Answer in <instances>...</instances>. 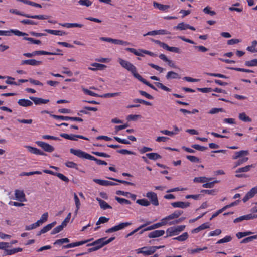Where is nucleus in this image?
Segmentation results:
<instances>
[{
    "mask_svg": "<svg viewBox=\"0 0 257 257\" xmlns=\"http://www.w3.org/2000/svg\"><path fill=\"white\" fill-rule=\"evenodd\" d=\"M45 31L53 35H57V36H62L66 34L65 32L60 30H51V29H45Z\"/></svg>",
    "mask_w": 257,
    "mask_h": 257,
    "instance_id": "obj_28",
    "label": "nucleus"
},
{
    "mask_svg": "<svg viewBox=\"0 0 257 257\" xmlns=\"http://www.w3.org/2000/svg\"><path fill=\"white\" fill-rule=\"evenodd\" d=\"M42 63L41 61H38L35 59H29L23 60L21 62V65H29L31 66H39Z\"/></svg>",
    "mask_w": 257,
    "mask_h": 257,
    "instance_id": "obj_16",
    "label": "nucleus"
},
{
    "mask_svg": "<svg viewBox=\"0 0 257 257\" xmlns=\"http://www.w3.org/2000/svg\"><path fill=\"white\" fill-rule=\"evenodd\" d=\"M146 196L150 199L152 204L155 206L159 205V201L156 193L153 192H148Z\"/></svg>",
    "mask_w": 257,
    "mask_h": 257,
    "instance_id": "obj_12",
    "label": "nucleus"
},
{
    "mask_svg": "<svg viewBox=\"0 0 257 257\" xmlns=\"http://www.w3.org/2000/svg\"><path fill=\"white\" fill-rule=\"evenodd\" d=\"M255 218H257V214H248L236 218L234 220L233 222L236 223L239 222H241L243 220H249Z\"/></svg>",
    "mask_w": 257,
    "mask_h": 257,
    "instance_id": "obj_9",
    "label": "nucleus"
},
{
    "mask_svg": "<svg viewBox=\"0 0 257 257\" xmlns=\"http://www.w3.org/2000/svg\"><path fill=\"white\" fill-rule=\"evenodd\" d=\"M248 151L246 150H241L238 152H235V155L232 157V159L233 160H236L239 158H241L239 159L236 163L235 166H238L243 164V163L246 162L248 158L247 157H243L244 156H247L248 155Z\"/></svg>",
    "mask_w": 257,
    "mask_h": 257,
    "instance_id": "obj_3",
    "label": "nucleus"
},
{
    "mask_svg": "<svg viewBox=\"0 0 257 257\" xmlns=\"http://www.w3.org/2000/svg\"><path fill=\"white\" fill-rule=\"evenodd\" d=\"M117 61L123 68L131 72L136 79H138V77L140 76V75L137 73L136 67L131 63L120 58H119Z\"/></svg>",
    "mask_w": 257,
    "mask_h": 257,
    "instance_id": "obj_2",
    "label": "nucleus"
},
{
    "mask_svg": "<svg viewBox=\"0 0 257 257\" xmlns=\"http://www.w3.org/2000/svg\"><path fill=\"white\" fill-rule=\"evenodd\" d=\"M93 181L97 184H98L100 185L104 186H115V185H117V183H116L114 182H112V181L98 179H94Z\"/></svg>",
    "mask_w": 257,
    "mask_h": 257,
    "instance_id": "obj_15",
    "label": "nucleus"
},
{
    "mask_svg": "<svg viewBox=\"0 0 257 257\" xmlns=\"http://www.w3.org/2000/svg\"><path fill=\"white\" fill-rule=\"evenodd\" d=\"M133 102L135 103H142V104H145L146 105H149V106L152 105V103H150V102L146 101L143 99H138V98L134 99Z\"/></svg>",
    "mask_w": 257,
    "mask_h": 257,
    "instance_id": "obj_60",
    "label": "nucleus"
},
{
    "mask_svg": "<svg viewBox=\"0 0 257 257\" xmlns=\"http://www.w3.org/2000/svg\"><path fill=\"white\" fill-rule=\"evenodd\" d=\"M188 238V234L187 232H184L181 235L175 237L173 239L178 240L179 241H184L186 240Z\"/></svg>",
    "mask_w": 257,
    "mask_h": 257,
    "instance_id": "obj_38",
    "label": "nucleus"
},
{
    "mask_svg": "<svg viewBox=\"0 0 257 257\" xmlns=\"http://www.w3.org/2000/svg\"><path fill=\"white\" fill-rule=\"evenodd\" d=\"M65 227V226L64 225H63V224L61 223L60 225H59L55 227V228H54L53 230L51 231V234L52 235L57 234L61 231Z\"/></svg>",
    "mask_w": 257,
    "mask_h": 257,
    "instance_id": "obj_42",
    "label": "nucleus"
},
{
    "mask_svg": "<svg viewBox=\"0 0 257 257\" xmlns=\"http://www.w3.org/2000/svg\"><path fill=\"white\" fill-rule=\"evenodd\" d=\"M96 200L98 202L101 208L103 210H106L112 208L111 206H110L106 202L99 198H96Z\"/></svg>",
    "mask_w": 257,
    "mask_h": 257,
    "instance_id": "obj_25",
    "label": "nucleus"
},
{
    "mask_svg": "<svg viewBox=\"0 0 257 257\" xmlns=\"http://www.w3.org/2000/svg\"><path fill=\"white\" fill-rule=\"evenodd\" d=\"M245 65L249 67L257 66V59L245 61Z\"/></svg>",
    "mask_w": 257,
    "mask_h": 257,
    "instance_id": "obj_53",
    "label": "nucleus"
},
{
    "mask_svg": "<svg viewBox=\"0 0 257 257\" xmlns=\"http://www.w3.org/2000/svg\"><path fill=\"white\" fill-rule=\"evenodd\" d=\"M257 239V235H255L246 237V238L242 239L240 243H247L248 242L252 241L254 239Z\"/></svg>",
    "mask_w": 257,
    "mask_h": 257,
    "instance_id": "obj_51",
    "label": "nucleus"
},
{
    "mask_svg": "<svg viewBox=\"0 0 257 257\" xmlns=\"http://www.w3.org/2000/svg\"><path fill=\"white\" fill-rule=\"evenodd\" d=\"M166 79L168 80L171 79H179L180 78L179 75L173 71H169L166 76Z\"/></svg>",
    "mask_w": 257,
    "mask_h": 257,
    "instance_id": "obj_29",
    "label": "nucleus"
},
{
    "mask_svg": "<svg viewBox=\"0 0 257 257\" xmlns=\"http://www.w3.org/2000/svg\"><path fill=\"white\" fill-rule=\"evenodd\" d=\"M183 211L181 210H176L170 215L163 218V220L166 222V224H168L169 220L178 218L182 214Z\"/></svg>",
    "mask_w": 257,
    "mask_h": 257,
    "instance_id": "obj_11",
    "label": "nucleus"
},
{
    "mask_svg": "<svg viewBox=\"0 0 257 257\" xmlns=\"http://www.w3.org/2000/svg\"><path fill=\"white\" fill-rule=\"evenodd\" d=\"M153 6L163 11H167L168 9L170 8L169 5L161 4L156 2H153Z\"/></svg>",
    "mask_w": 257,
    "mask_h": 257,
    "instance_id": "obj_24",
    "label": "nucleus"
},
{
    "mask_svg": "<svg viewBox=\"0 0 257 257\" xmlns=\"http://www.w3.org/2000/svg\"><path fill=\"white\" fill-rule=\"evenodd\" d=\"M232 238L230 236H226L223 238L219 240L216 243L221 244L224 243L228 242L231 241Z\"/></svg>",
    "mask_w": 257,
    "mask_h": 257,
    "instance_id": "obj_45",
    "label": "nucleus"
},
{
    "mask_svg": "<svg viewBox=\"0 0 257 257\" xmlns=\"http://www.w3.org/2000/svg\"><path fill=\"white\" fill-rule=\"evenodd\" d=\"M146 156L150 160H156L161 158V156L156 153H150L146 154Z\"/></svg>",
    "mask_w": 257,
    "mask_h": 257,
    "instance_id": "obj_34",
    "label": "nucleus"
},
{
    "mask_svg": "<svg viewBox=\"0 0 257 257\" xmlns=\"http://www.w3.org/2000/svg\"><path fill=\"white\" fill-rule=\"evenodd\" d=\"M29 98L32 100L35 104L36 105H41L42 104H46L49 102V99H44L41 98H38L33 96H30Z\"/></svg>",
    "mask_w": 257,
    "mask_h": 257,
    "instance_id": "obj_17",
    "label": "nucleus"
},
{
    "mask_svg": "<svg viewBox=\"0 0 257 257\" xmlns=\"http://www.w3.org/2000/svg\"><path fill=\"white\" fill-rule=\"evenodd\" d=\"M24 39L29 41L30 42V43H31V44L39 45L41 43V42L40 40H35V39H34L32 38H30V37H26L24 38Z\"/></svg>",
    "mask_w": 257,
    "mask_h": 257,
    "instance_id": "obj_55",
    "label": "nucleus"
},
{
    "mask_svg": "<svg viewBox=\"0 0 257 257\" xmlns=\"http://www.w3.org/2000/svg\"><path fill=\"white\" fill-rule=\"evenodd\" d=\"M218 182H219L218 181L215 180V181H214L211 182L206 183L205 184H203L202 186L204 188H211L213 187L215 183H218Z\"/></svg>",
    "mask_w": 257,
    "mask_h": 257,
    "instance_id": "obj_61",
    "label": "nucleus"
},
{
    "mask_svg": "<svg viewBox=\"0 0 257 257\" xmlns=\"http://www.w3.org/2000/svg\"><path fill=\"white\" fill-rule=\"evenodd\" d=\"M115 199L116 200H117V201L118 203H119L121 204H131V202L130 200H127L124 198H120V197L116 196L115 197Z\"/></svg>",
    "mask_w": 257,
    "mask_h": 257,
    "instance_id": "obj_49",
    "label": "nucleus"
},
{
    "mask_svg": "<svg viewBox=\"0 0 257 257\" xmlns=\"http://www.w3.org/2000/svg\"><path fill=\"white\" fill-rule=\"evenodd\" d=\"M256 194H257V186L252 188L246 193L242 199L243 201L244 202H247L249 199L254 197Z\"/></svg>",
    "mask_w": 257,
    "mask_h": 257,
    "instance_id": "obj_14",
    "label": "nucleus"
},
{
    "mask_svg": "<svg viewBox=\"0 0 257 257\" xmlns=\"http://www.w3.org/2000/svg\"><path fill=\"white\" fill-rule=\"evenodd\" d=\"M165 233V231L163 230H157L150 232L148 234L150 238H154L163 236Z\"/></svg>",
    "mask_w": 257,
    "mask_h": 257,
    "instance_id": "obj_20",
    "label": "nucleus"
},
{
    "mask_svg": "<svg viewBox=\"0 0 257 257\" xmlns=\"http://www.w3.org/2000/svg\"><path fill=\"white\" fill-rule=\"evenodd\" d=\"M21 22L22 24H28V25H38V22H36V21H33L31 20H29V19L23 20L22 21H21Z\"/></svg>",
    "mask_w": 257,
    "mask_h": 257,
    "instance_id": "obj_59",
    "label": "nucleus"
},
{
    "mask_svg": "<svg viewBox=\"0 0 257 257\" xmlns=\"http://www.w3.org/2000/svg\"><path fill=\"white\" fill-rule=\"evenodd\" d=\"M78 3L81 6H85L87 7L90 6L92 4L90 0H79Z\"/></svg>",
    "mask_w": 257,
    "mask_h": 257,
    "instance_id": "obj_54",
    "label": "nucleus"
},
{
    "mask_svg": "<svg viewBox=\"0 0 257 257\" xmlns=\"http://www.w3.org/2000/svg\"><path fill=\"white\" fill-rule=\"evenodd\" d=\"M18 104L23 107L31 106L33 105L32 101L28 99H20L18 102Z\"/></svg>",
    "mask_w": 257,
    "mask_h": 257,
    "instance_id": "obj_27",
    "label": "nucleus"
},
{
    "mask_svg": "<svg viewBox=\"0 0 257 257\" xmlns=\"http://www.w3.org/2000/svg\"><path fill=\"white\" fill-rule=\"evenodd\" d=\"M211 180V178H207L206 177H199L194 178L193 181L195 183H205Z\"/></svg>",
    "mask_w": 257,
    "mask_h": 257,
    "instance_id": "obj_30",
    "label": "nucleus"
},
{
    "mask_svg": "<svg viewBox=\"0 0 257 257\" xmlns=\"http://www.w3.org/2000/svg\"><path fill=\"white\" fill-rule=\"evenodd\" d=\"M12 33L16 35V30H10V31L0 30V36H11Z\"/></svg>",
    "mask_w": 257,
    "mask_h": 257,
    "instance_id": "obj_41",
    "label": "nucleus"
},
{
    "mask_svg": "<svg viewBox=\"0 0 257 257\" xmlns=\"http://www.w3.org/2000/svg\"><path fill=\"white\" fill-rule=\"evenodd\" d=\"M70 152L73 155L77 156L78 157L82 159H88L90 160H93L96 162L98 165H106L107 163L103 160L98 159L89 154L84 152L80 149H74L71 148L70 149Z\"/></svg>",
    "mask_w": 257,
    "mask_h": 257,
    "instance_id": "obj_1",
    "label": "nucleus"
},
{
    "mask_svg": "<svg viewBox=\"0 0 257 257\" xmlns=\"http://www.w3.org/2000/svg\"><path fill=\"white\" fill-rule=\"evenodd\" d=\"M171 205L174 208H186L190 206L188 202H175L171 203Z\"/></svg>",
    "mask_w": 257,
    "mask_h": 257,
    "instance_id": "obj_18",
    "label": "nucleus"
},
{
    "mask_svg": "<svg viewBox=\"0 0 257 257\" xmlns=\"http://www.w3.org/2000/svg\"><path fill=\"white\" fill-rule=\"evenodd\" d=\"M186 158L192 162H200L199 158L194 156L187 155Z\"/></svg>",
    "mask_w": 257,
    "mask_h": 257,
    "instance_id": "obj_62",
    "label": "nucleus"
},
{
    "mask_svg": "<svg viewBox=\"0 0 257 257\" xmlns=\"http://www.w3.org/2000/svg\"><path fill=\"white\" fill-rule=\"evenodd\" d=\"M66 166L68 168H75L77 169V164L72 161H67L65 163Z\"/></svg>",
    "mask_w": 257,
    "mask_h": 257,
    "instance_id": "obj_63",
    "label": "nucleus"
},
{
    "mask_svg": "<svg viewBox=\"0 0 257 257\" xmlns=\"http://www.w3.org/2000/svg\"><path fill=\"white\" fill-rule=\"evenodd\" d=\"M26 147L28 149V151L31 153L36 155H46V153H44L43 151H41L40 150L36 148H34L29 146H27Z\"/></svg>",
    "mask_w": 257,
    "mask_h": 257,
    "instance_id": "obj_23",
    "label": "nucleus"
},
{
    "mask_svg": "<svg viewBox=\"0 0 257 257\" xmlns=\"http://www.w3.org/2000/svg\"><path fill=\"white\" fill-rule=\"evenodd\" d=\"M207 249V247H204L203 248H197L195 249H188V252L190 254H194L195 253L200 252L201 251L205 250Z\"/></svg>",
    "mask_w": 257,
    "mask_h": 257,
    "instance_id": "obj_47",
    "label": "nucleus"
},
{
    "mask_svg": "<svg viewBox=\"0 0 257 257\" xmlns=\"http://www.w3.org/2000/svg\"><path fill=\"white\" fill-rule=\"evenodd\" d=\"M74 199L75 201V204L76 205V210L75 211V213L76 215L78 210L80 208V201L79 200V199L78 198L77 194L75 193H74Z\"/></svg>",
    "mask_w": 257,
    "mask_h": 257,
    "instance_id": "obj_35",
    "label": "nucleus"
},
{
    "mask_svg": "<svg viewBox=\"0 0 257 257\" xmlns=\"http://www.w3.org/2000/svg\"><path fill=\"white\" fill-rule=\"evenodd\" d=\"M42 172L41 171H33V172H22L20 174V176H30L34 174H41Z\"/></svg>",
    "mask_w": 257,
    "mask_h": 257,
    "instance_id": "obj_57",
    "label": "nucleus"
},
{
    "mask_svg": "<svg viewBox=\"0 0 257 257\" xmlns=\"http://www.w3.org/2000/svg\"><path fill=\"white\" fill-rule=\"evenodd\" d=\"M121 94V92L109 93L104 94L103 95L101 96V97L104 98L113 97L115 96H120Z\"/></svg>",
    "mask_w": 257,
    "mask_h": 257,
    "instance_id": "obj_52",
    "label": "nucleus"
},
{
    "mask_svg": "<svg viewBox=\"0 0 257 257\" xmlns=\"http://www.w3.org/2000/svg\"><path fill=\"white\" fill-rule=\"evenodd\" d=\"M17 1L22 2L25 4H28V5H31V6H34L35 7H38V8L42 7V6L40 4H39L33 2L28 1V0H17Z\"/></svg>",
    "mask_w": 257,
    "mask_h": 257,
    "instance_id": "obj_43",
    "label": "nucleus"
},
{
    "mask_svg": "<svg viewBox=\"0 0 257 257\" xmlns=\"http://www.w3.org/2000/svg\"><path fill=\"white\" fill-rule=\"evenodd\" d=\"M61 25L63 27H66L67 28H73V27L82 28L83 27V24H78V23H66L61 24Z\"/></svg>",
    "mask_w": 257,
    "mask_h": 257,
    "instance_id": "obj_31",
    "label": "nucleus"
},
{
    "mask_svg": "<svg viewBox=\"0 0 257 257\" xmlns=\"http://www.w3.org/2000/svg\"><path fill=\"white\" fill-rule=\"evenodd\" d=\"M224 112V110L223 108H212L208 112V113L210 114H214L218 113L219 112Z\"/></svg>",
    "mask_w": 257,
    "mask_h": 257,
    "instance_id": "obj_56",
    "label": "nucleus"
},
{
    "mask_svg": "<svg viewBox=\"0 0 257 257\" xmlns=\"http://www.w3.org/2000/svg\"><path fill=\"white\" fill-rule=\"evenodd\" d=\"M188 25L189 24L184 23L183 22L180 23L176 26H175L174 29L180 30H186L188 29Z\"/></svg>",
    "mask_w": 257,
    "mask_h": 257,
    "instance_id": "obj_37",
    "label": "nucleus"
},
{
    "mask_svg": "<svg viewBox=\"0 0 257 257\" xmlns=\"http://www.w3.org/2000/svg\"><path fill=\"white\" fill-rule=\"evenodd\" d=\"M166 225V222H165L164 220H163V219H162L161 220V221L160 222H159V223H157L156 224H154L151 226H150L143 230H142L140 232H139V234H142V233H143L145 231H149V230H153V229H155L156 228H158L162 226H164V225Z\"/></svg>",
    "mask_w": 257,
    "mask_h": 257,
    "instance_id": "obj_8",
    "label": "nucleus"
},
{
    "mask_svg": "<svg viewBox=\"0 0 257 257\" xmlns=\"http://www.w3.org/2000/svg\"><path fill=\"white\" fill-rule=\"evenodd\" d=\"M109 219L105 217H100L96 222V225H98L102 223H105L109 221Z\"/></svg>",
    "mask_w": 257,
    "mask_h": 257,
    "instance_id": "obj_64",
    "label": "nucleus"
},
{
    "mask_svg": "<svg viewBox=\"0 0 257 257\" xmlns=\"http://www.w3.org/2000/svg\"><path fill=\"white\" fill-rule=\"evenodd\" d=\"M132 223L131 222H122L117 225H115L110 228L107 229L105 231V232L107 233H109L116 232V231H119L120 230L123 229L127 227L128 226H130L131 225H132Z\"/></svg>",
    "mask_w": 257,
    "mask_h": 257,
    "instance_id": "obj_6",
    "label": "nucleus"
},
{
    "mask_svg": "<svg viewBox=\"0 0 257 257\" xmlns=\"http://www.w3.org/2000/svg\"><path fill=\"white\" fill-rule=\"evenodd\" d=\"M17 201L21 202H26L27 201L26 195L23 190H17Z\"/></svg>",
    "mask_w": 257,
    "mask_h": 257,
    "instance_id": "obj_22",
    "label": "nucleus"
},
{
    "mask_svg": "<svg viewBox=\"0 0 257 257\" xmlns=\"http://www.w3.org/2000/svg\"><path fill=\"white\" fill-rule=\"evenodd\" d=\"M33 56H35L36 55H63V54H58L56 53H50L49 52H47L43 50L40 51H35L32 52Z\"/></svg>",
    "mask_w": 257,
    "mask_h": 257,
    "instance_id": "obj_21",
    "label": "nucleus"
},
{
    "mask_svg": "<svg viewBox=\"0 0 257 257\" xmlns=\"http://www.w3.org/2000/svg\"><path fill=\"white\" fill-rule=\"evenodd\" d=\"M91 66L94 67H89L88 69L92 71H96L97 70H102L106 68V65L97 63H93L91 64Z\"/></svg>",
    "mask_w": 257,
    "mask_h": 257,
    "instance_id": "obj_26",
    "label": "nucleus"
},
{
    "mask_svg": "<svg viewBox=\"0 0 257 257\" xmlns=\"http://www.w3.org/2000/svg\"><path fill=\"white\" fill-rule=\"evenodd\" d=\"M125 50L133 53L134 54H135L136 56H143V54L141 53H140L141 52H140L139 50L138 51L134 48H126L125 49Z\"/></svg>",
    "mask_w": 257,
    "mask_h": 257,
    "instance_id": "obj_46",
    "label": "nucleus"
},
{
    "mask_svg": "<svg viewBox=\"0 0 257 257\" xmlns=\"http://www.w3.org/2000/svg\"><path fill=\"white\" fill-rule=\"evenodd\" d=\"M60 135L61 137H63L66 139L70 140L77 141V138H80V139H84L85 140H89V139L88 138L85 137L82 135H73V134L69 135V134H65V133H61V134H60Z\"/></svg>",
    "mask_w": 257,
    "mask_h": 257,
    "instance_id": "obj_7",
    "label": "nucleus"
},
{
    "mask_svg": "<svg viewBox=\"0 0 257 257\" xmlns=\"http://www.w3.org/2000/svg\"><path fill=\"white\" fill-rule=\"evenodd\" d=\"M17 14L21 15L29 18L37 19L39 20H46L49 18V16L45 15H31L29 14H21L17 12Z\"/></svg>",
    "mask_w": 257,
    "mask_h": 257,
    "instance_id": "obj_19",
    "label": "nucleus"
},
{
    "mask_svg": "<svg viewBox=\"0 0 257 257\" xmlns=\"http://www.w3.org/2000/svg\"><path fill=\"white\" fill-rule=\"evenodd\" d=\"M56 224V222L54 221L51 223H50L49 224H47L46 226L44 227L41 230V233H46L49 230H50Z\"/></svg>",
    "mask_w": 257,
    "mask_h": 257,
    "instance_id": "obj_33",
    "label": "nucleus"
},
{
    "mask_svg": "<svg viewBox=\"0 0 257 257\" xmlns=\"http://www.w3.org/2000/svg\"><path fill=\"white\" fill-rule=\"evenodd\" d=\"M137 79L140 81L142 82V83H143L144 84L147 85L152 89L156 91L157 90V89L154 86H153L152 84H150L149 82H148L147 80L144 79L141 75L138 77V78Z\"/></svg>",
    "mask_w": 257,
    "mask_h": 257,
    "instance_id": "obj_36",
    "label": "nucleus"
},
{
    "mask_svg": "<svg viewBox=\"0 0 257 257\" xmlns=\"http://www.w3.org/2000/svg\"><path fill=\"white\" fill-rule=\"evenodd\" d=\"M136 203L143 206H148L150 205V202L146 199H138Z\"/></svg>",
    "mask_w": 257,
    "mask_h": 257,
    "instance_id": "obj_40",
    "label": "nucleus"
},
{
    "mask_svg": "<svg viewBox=\"0 0 257 257\" xmlns=\"http://www.w3.org/2000/svg\"><path fill=\"white\" fill-rule=\"evenodd\" d=\"M91 239H88L85 240L83 241L73 242L71 243L68 244L67 245L63 246L62 248L63 249H67V248H73L77 246H79L80 245H82L83 244H84L88 242H89Z\"/></svg>",
    "mask_w": 257,
    "mask_h": 257,
    "instance_id": "obj_13",
    "label": "nucleus"
},
{
    "mask_svg": "<svg viewBox=\"0 0 257 257\" xmlns=\"http://www.w3.org/2000/svg\"><path fill=\"white\" fill-rule=\"evenodd\" d=\"M252 166V165H247L243 167L239 168L236 171V173H239L241 172H247L250 169Z\"/></svg>",
    "mask_w": 257,
    "mask_h": 257,
    "instance_id": "obj_44",
    "label": "nucleus"
},
{
    "mask_svg": "<svg viewBox=\"0 0 257 257\" xmlns=\"http://www.w3.org/2000/svg\"><path fill=\"white\" fill-rule=\"evenodd\" d=\"M185 227L186 226L184 225L169 227L166 230L167 235L165 237L177 235L183 231Z\"/></svg>",
    "mask_w": 257,
    "mask_h": 257,
    "instance_id": "obj_5",
    "label": "nucleus"
},
{
    "mask_svg": "<svg viewBox=\"0 0 257 257\" xmlns=\"http://www.w3.org/2000/svg\"><path fill=\"white\" fill-rule=\"evenodd\" d=\"M157 249L156 246H152L149 248L146 247V249L144 250L143 254L145 255H150L154 253Z\"/></svg>",
    "mask_w": 257,
    "mask_h": 257,
    "instance_id": "obj_32",
    "label": "nucleus"
},
{
    "mask_svg": "<svg viewBox=\"0 0 257 257\" xmlns=\"http://www.w3.org/2000/svg\"><path fill=\"white\" fill-rule=\"evenodd\" d=\"M36 143L46 152H52L54 150V148L52 146L44 142L37 141Z\"/></svg>",
    "mask_w": 257,
    "mask_h": 257,
    "instance_id": "obj_10",
    "label": "nucleus"
},
{
    "mask_svg": "<svg viewBox=\"0 0 257 257\" xmlns=\"http://www.w3.org/2000/svg\"><path fill=\"white\" fill-rule=\"evenodd\" d=\"M253 234V232H251V231H246V232H238L236 235V237L238 238V239H240L243 237H245V236H248V235H251Z\"/></svg>",
    "mask_w": 257,
    "mask_h": 257,
    "instance_id": "obj_50",
    "label": "nucleus"
},
{
    "mask_svg": "<svg viewBox=\"0 0 257 257\" xmlns=\"http://www.w3.org/2000/svg\"><path fill=\"white\" fill-rule=\"evenodd\" d=\"M239 118L240 120L244 122H251V119L246 115L244 112L239 114Z\"/></svg>",
    "mask_w": 257,
    "mask_h": 257,
    "instance_id": "obj_39",
    "label": "nucleus"
},
{
    "mask_svg": "<svg viewBox=\"0 0 257 257\" xmlns=\"http://www.w3.org/2000/svg\"><path fill=\"white\" fill-rule=\"evenodd\" d=\"M155 84L156 86L158 87L159 88H160L162 89L164 91H167V92H170L171 91V89L168 88L167 87L164 86L162 83L160 82H155Z\"/></svg>",
    "mask_w": 257,
    "mask_h": 257,
    "instance_id": "obj_48",
    "label": "nucleus"
},
{
    "mask_svg": "<svg viewBox=\"0 0 257 257\" xmlns=\"http://www.w3.org/2000/svg\"><path fill=\"white\" fill-rule=\"evenodd\" d=\"M192 148L200 151H204L207 149V148L204 146H201L198 144H194L191 146Z\"/></svg>",
    "mask_w": 257,
    "mask_h": 257,
    "instance_id": "obj_58",
    "label": "nucleus"
},
{
    "mask_svg": "<svg viewBox=\"0 0 257 257\" xmlns=\"http://www.w3.org/2000/svg\"><path fill=\"white\" fill-rule=\"evenodd\" d=\"M115 238V237H112L109 238L108 239H107L106 237H103L96 240L91 243L88 244L87 246H95L100 249L104 245L113 241Z\"/></svg>",
    "mask_w": 257,
    "mask_h": 257,
    "instance_id": "obj_4",
    "label": "nucleus"
}]
</instances>
